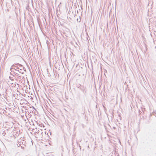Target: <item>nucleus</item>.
Listing matches in <instances>:
<instances>
[{"label":"nucleus","instance_id":"1","mask_svg":"<svg viewBox=\"0 0 156 156\" xmlns=\"http://www.w3.org/2000/svg\"><path fill=\"white\" fill-rule=\"evenodd\" d=\"M22 68V67L21 66L14 64L11 66L10 70L12 72L13 71L16 73L18 74L19 73L21 72Z\"/></svg>","mask_w":156,"mask_h":156},{"label":"nucleus","instance_id":"2","mask_svg":"<svg viewBox=\"0 0 156 156\" xmlns=\"http://www.w3.org/2000/svg\"><path fill=\"white\" fill-rule=\"evenodd\" d=\"M9 80L8 81V84L9 85H10L11 84H12L13 83L15 82H14V80L13 79H11L10 78V77H9Z\"/></svg>","mask_w":156,"mask_h":156},{"label":"nucleus","instance_id":"3","mask_svg":"<svg viewBox=\"0 0 156 156\" xmlns=\"http://www.w3.org/2000/svg\"><path fill=\"white\" fill-rule=\"evenodd\" d=\"M10 86H11V87H15L16 86L15 82L13 83L12 84H11Z\"/></svg>","mask_w":156,"mask_h":156}]
</instances>
